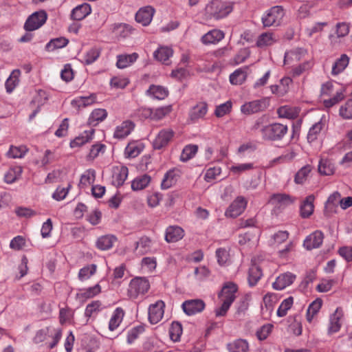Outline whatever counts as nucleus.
Segmentation results:
<instances>
[{
    "label": "nucleus",
    "instance_id": "f257e3e1",
    "mask_svg": "<svg viewBox=\"0 0 352 352\" xmlns=\"http://www.w3.org/2000/svg\"><path fill=\"white\" fill-rule=\"evenodd\" d=\"M233 10V3L223 0H211L205 8L208 19L219 20L226 17Z\"/></svg>",
    "mask_w": 352,
    "mask_h": 352
},
{
    "label": "nucleus",
    "instance_id": "f03ea898",
    "mask_svg": "<svg viewBox=\"0 0 352 352\" xmlns=\"http://www.w3.org/2000/svg\"><path fill=\"white\" fill-rule=\"evenodd\" d=\"M288 129L287 125L274 123L263 126L261 129L263 139L265 140H280L287 133Z\"/></svg>",
    "mask_w": 352,
    "mask_h": 352
},
{
    "label": "nucleus",
    "instance_id": "7ed1b4c3",
    "mask_svg": "<svg viewBox=\"0 0 352 352\" xmlns=\"http://www.w3.org/2000/svg\"><path fill=\"white\" fill-rule=\"evenodd\" d=\"M285 15L284 10L281 6H274L267 10L262 16V23L264 27L279 25Z\"/></svg>",
    "mask_w": 352,
    "mask_h": 352
},
{
    "label": "nucleus",
    "instance_id": "20e7f679",
    "mask_svg": "<svg viewBox=\"0 0 352 352\" xmlns=\"http://www.w3.org/2000/svg\"><path fill=\"white\" fill-rule=\"evenodd\" d=\"M150 288V283L144 277H135L129 283L128 296L131 298H136L140 294H144Z\"/></svg>",
    "mask_w": 352,
    "mask_h": 352
},
{
    "label": "nucleus",
    "instance_id": "39448f33",
    "mask_svg": "<svg viewBox=\"0 0 352 352\" xmlns=\"http://www.w3.org/2000/svg\"><path fill=\"white\" fill-rule=\"evenodd\" d=\"M269 106L267 98H261L247 102L241 106V112L245 115H251L264 111Z\"/></svg>",
    "mask_w": 352,
    "mask_h": 352
},
{
    "label": "nucleus",
    "instance_id": "423d86ee",
    "mask_svg": "<svg viewBox=\"0 0 352 352\" xmlns=\"http://www.w3.org/2000/svg\"><path fill=\"white\" fill-rule=\"evenodd\" d=\"M47 20V14L45 11L36 12L31 14L24 24L27 31H34L41 28Z\"/></svg>",
    "mask_w": 352,
    "mask_h": 352
},
{
    "label": "nucleus",
    "instance_id": "0eeeda50",
    "mask_svg": "<svg viewBox=\"0 0 352 352\" xmlns=\"http://www.w3.org/2000/svg\"><path fill=\"white\" fill-rule=\"evenodd\" d=\"M205 302L201 299L187 300L182 305L184 312L188 316H193L201 313L205 309Z\"/></svg>",
    "mask_w": 352,
    "mask_h": 352
},
{
    "label": "nucleus",
    "instance_id": "6e6552de",
    "mask_svg": "<svg viewBox=\"0 0 352 352\" xmlns=\"http://www.w3.org/2000/svg\"><path fill=\"white\" fill-rule=\"evenodd\" d=\"M247 206V201L243 197H237L230 205L225 212L228 217L236 218L239 216L245 210Z\"/></svg>",
    "mask_w": 352,
    "mask_h": 352
},
{
    "label": "nucleus",
    "instance_id": "1a4fd4ad",
    "mask_svg": "<svg viewBox=\"0 0 352 352\" xmlns=\"http://www.w3.org/2000/svg\"><path fill=\"white\" fill-rule=\"evenodd\" d=\"M208 105L206 102H199L193 106L188 113V118L192 123L204 120L208 113Z\"/></svg>",
    "mask_w": 352,
    "mask_h": 352
},
{
    "label": "nucleus",
    "instance_id": "9d476101",
    "mask_svg": "<svg viewBox=\"0 0 352 352\" xmlns=\"http://www.w3.org/2000/svg\"><path fill=\"white\" fill-rule=\"evenodd\" d=\"M129 174L128 168L125 166L118 165L112 168L111 183L116 187L121 186L126 179Z\"/></svg>",
    "mask_w": 352,
    "mask_h": 352
},
{
    "label": "nucleus",
    "instance_id": "9b49d317",
    "mask_svg": "<svg viewBox=\"0 0 352 352\" xmlns=\"http://www.w3.org/2000/svg\"><path fill=\"white\" fill-rule=\"evenodd\" d=\"M164 303L162 300H158L152 304L148 308V320L151 324L159 322L164 316Z\"/></svg>",
    "mask_w": 352,
    "mask_h": 352
},
{
    "label": "nucleus",
    "instance_id": "f8f14e48",
    "mask_svg": "<svg viewBox=\"0 0 352 352\" xmlns=\"http://www.w3.org/2000/svg\"><path fill=\"white\" fill-rule=\"evenodd\" d=\"M295 199L289 195L284 193L274 194L271 196L270 203L278 209H283L292 205Z\"/></svg>",
    "mask_w": 352,
    "mask_h": 352
},
{
    "label": "nucleus",
    "instance_id": "ddd939ff",
    "mask_svg": "<svg viewBox=\"0 0 352 352\" xmlns=\"http://www.w3.org/2000/svg\"><path fill=\"white\" fill-rule=\"evenodd\" d=\"M237 290L238 287L235 283L228 282L223 287L219 298L221 301H226L232 304L236 298Z\"/></svg>",
    "mask_w": 352,
    "mask_h": 352
},
{
    "label": "nucleus",
    "instance_id": "4468645a",
    "mask_svg": "<svg viewBox=\"0 0 352 352\" xmlns=\"http://www.w3.org/2000/svg\"><path fill=\"white\" fill-rule=\"evenodd\" d=\"M296 276L292 272H287L280 274L272 284V287L276 290H283L291 285Z\"/></svg>",
    "mask_w": 352,
    "mask_h": 352
},
{
    "label": "nucleus",
    "instance_id": "2eb2a0df",
    "mask_svg": "<svg viewBox=\"0 0 352 352\" xmlns=\"http://www.w3.org/2000/svg\"><path fill=\"white\" fill-rule=\"evenodd\" d=\"M134 128L135 124L132 121H123L115 128L113 138L118 140H123L131 134Z\"/></svg>",
    "mask_w": 352,
    "mask_h": 352
},
{
    "label": "nucleus",
    "instance_id": "dca6fc26",
    "mask_svg": "<svg viewBox=\"0 0 352 352\" xmlns=\"http://www.w3.org/2000/svg\"><path fill=\"white\" fill-rule=\"evenodd\" d=\"M323 239V233L320 230H316L305 238L303 245L308 250L318 248L322 245Z\"/></svg>",
    "mask_w": 352,
    "mask_h": 352
},
{
    "label": "nucleus",
    "instance_id": "f3484780",
    "mask_svg": "<svg viewBox=\"0 0 352 352\" xmlns=\"http://www.w3.org/2000/svg\"><path fill=\"white\" fill-rule=\"evenodd\" d=\"M155 14V9L151 6L140 8L135 14V21L144 26L149 25Z\"/></svg>",
    "mask_w": 352,
    "mask_h": 352
},
{
    "label": "nucleus",
    "instance_id": "a211bd4d",
    "mask_svg": "<svg viewBox=\"0 0 352 352\" xmlns=\"http://www.w3.org/2000/svg\"><path fill=\"white\" fill-rule=\"evenodd\" d=\"M279 37L274 32L261 33L257 38L256 45L259 48L270 47L278 42Z\"/></svg>",
    "mask_w": 352,
    "mask_h": 352
},
{
    "label": "nucleus",
    "instance_id": "6ab92c4d",
    "mask_svg": "<svg viewBox=\"0 0 352 352\" xmlns=\"http://www.w3.org/2000/svg\"><path fill=\"white\" fill-rule=\"evenodd\" d=\"M174 132L172 129H166L161 130L153 142L155 148L160 149L166 146L173 138Z\"/></svg>",
    "mask_w": 352,
    "mask_h": 352
},
{
    "label": "nucleus",
    "instance_id": "aec40b11",
    "mask_svg": "<svg viewBox=\"0 0 352 352\" xmlns=\"http://www.w3.org/2000/svg\"><path fill=\"white\" fill-rule=\"evenodd\" d=\"M324 116H322L320 120L315 123L309 130L307 134V140L309 143H312L322 136V131L325 126Z\"/></svg>",
    "mask_w": 352,
    "mask_h": 352
},
{
    "label": "nucleus",
    "instance_id": "412c9836",
    "mask_svg": "<svg viewBox=\"0 0 352 352\" xmlns=\"http://www.w3.org/2000/svg\"><path fill=\"white\" fill-rule=\"evenodd\" d=\"M341 199V195L338 191H336L331 194L326 203L324 212L327 215L330 216L333 213L336 212L338 206H340Z\"/></svg>",
    "mask_w": 352,
    "mask_h": 352
},
{
    "label": "nucleus",
    "instance_id": "4be33fe9",
    "mask_svg": "<svg viewBox=\"0 0 352 352\" xmlns=\"http://www.w3.org/2000/svg\"><path fill=\"white\" fill-rule=\"evenodd\" d=\"M184 236V230L179 226H172L166 228L165 240L168 243H175L181 240Z\"/></svg>",
    "mask_w": 352,
    "mask_h": 352
},
{
    "label": "nucleus",
    "instance_id": "5701e85b",
    "mask_svg": "<svg viewBox=\"0 0 352 352\" xmlns=\"http://www.w3.org/2000/svg\"><path fill=\"white\" fill-rule=\"evenodd\" d=\"M225 36L223 31L214 29L201 37V42L205 45L216 44L221 41Z\"/></svg>",
    "mask_w": 352,
    "mask_h": 352
},
{
    "label": "nucleus",
    "instance_id": "b1692460",
    "mask_svg": "<svg viewBox=\"0 0 352 352\" xmlns=\"http://www.w3.org/2000/svg\"><path fill=\"white\" fill-rule=\"evenodd\" d=\"M91 12V6L84 3L75 7L71 13V18L73 20L80 21L88 16Z\"/></svg>",
    "mask_w": 352,
    "mask_h": 352
},
{
    "label": "nucleus",
    "instance_id": "393cba45",
    "mask_svg": "<svg viewBox=\"0 0 352 352\" xmlns=\"http://www.w3.org/2000/svg\"><path fill=\"white\" fill-rule=\"evenodd\" d=\"M125 312L122 307H117L113 311L109 322V329L111 331H115L122 323Z\"/></svg>",
    "mask_w": 352,
    "mask_h": 352
},
{
    "label": "nucleus",
    "instance_id": "a878e982",
    "mask_svg": "<svg viewBox=\"0 0 352 352\" xmlns=\"http://www.w3.org/2000/svg\"><path fill=\"white\" fill-rule=\"evenodd\" d=\"M144 148V144L139 141L129 142L124 149V156L127 158H134L138 156Z\"/></svg>",
    "mask_w": 352,
    "mask_h": 352
},
{
    "label": "nucleus",
    "instance_id": "bb28decb",
    "mask_svg": "<svg viewBox=\"0 0 352 352\" xmlns=\"http://www.w3.org/2000/svg\"><path fill=\"white\" fill-rule=\"evenodd\" d=\"M229 352H249L250 344L245 339L239 338L227 344Z\"/></svg>",
    "mask_w": 352,
    "mask_h": 352
},
{
    "label": "nucleus",
    "instance_id": "cd10ccee",
    "mask_svg": "<svg viewBox=\"0 0 352 352\" xmlns=\"http://www.w3.org/2000/svg\"><path fill=\"white\" fill-rule=\"evenodd\" d=\"M179 177L177 170L172 169L166 173L161 183V188L166 190L174 186Z\"/></svg>",
    "mask_w": 352,
    "mask_h": 352
},
{
    "label": "nucleus",
    "instance_id": "c85d7f7f",
    "mask_svg": "<svg viewBox=\"0 0 352 352\" xmlns=\"http://www.w3.org/2000/svg\"><path fill=\"white\" fill-rule=\"evenodd\" d=\"M314 199L315 197L313 195H310L302 201L300 207V213L302 218H308L313 214Z\"/></svg>",
    "mask_w": 352,
    "mask_h": 352
},
{
    "label": "nucleus",
    "instance_id": "c756f323",
    "mask_svg": "<svg viewBox=\"0 0 352 352\" xmlns=\"http://www.w3.org/2000/svg\"><path fill=\"white\" fill-rule=\"evenodd\" d=\"M152 247V241L146 236H143L135 243V253L137 255L142 256L151 252Z\"/></svg>",
    "mask_w": 352,
    "mask_h": 352
},
{
    "label": "nucleus",
    "instance_id": "7c9ffc66",
    "mask_svg": "<svg viewBox=\"0 0 352 352\" xmlns=\"http://www.w3.org/2000/svg\"><path fill=\"white\" fill-rule=\"evenodd\" d=\"M173 54L172 48L166 46H161L153 53L154 58L166 65L168 64V60Z\"/></svg>",
    "mask_w": 352,
    "mask_h": 352
},
{
    "label": "nucleus",
    "instance_id": "2f4dec72",
    "mask_svg": "<svg viewBox=\"0 0 352 352\" xmlns=\"http://www.w3.org/2000/svg\"><path fill=\"white\" fill-rule=\"evenodd\" d=\"M95 130L93 129H90L89 130H86L80 133L78 137H76L74 140L70 142V146L72 148H75L77 146H82L83 144L89 142L90 140L93 139V136L94 134Z\"/></svg>",
    "mask_w": 352,
    "mask_h": 352
},
{
    "label": "nucleus",
    "instance_id": "473e14b6",
    "mask_svg": "<svg viewBox=\"0 0 352 352\" xmlns=\"http://www.w3.org/2000/svg\"><path fill=\"white\" fill-rule=\"evenodd\" d=\"M117 238L113 234H106L100 236L96 241V247L100 250L111 249L116 242Z\"/></svg>",
    "mask_w": 352,
    "mask_h": 352
},
{
    "label": "nucleus",
    "instance_id": "72a5a7b5",
    "mask_svg": "<svg viewBox=\"0 0 352 352\" xmlns=\"http://www.w3.org/2000/svg\"><path fill=\"white\" fill-rule=\"evenodd\" d=\"M147 94L154 99L164 100L168 94V91L164 87L152 85L146 91Z\"/></svg>",
    "mask_w": 352,
    "mask_h": 352
},
{
    "label": "nucleus",
    "instance_id": "f704fd0d",
    "mask_svg": "<svg viewBox=\"0 0 352 352\" xmlns=\"http://www.w3.org/2000/svg\"><path fill=\"white\" fill-rule=\"evenodd\" d=\"M151 181V177L146 174L136 177L131 182V189L133 191L142 190L149 185Z\"/></svg>",
    "mask_w": 352,
    "mask_h": 352
},
{
    "label": "nucleus",
    "instance_id": "c9c22d12",
    "mask_svg": "<svg viewBox=\"0 0 352 352\" xmlns=\"http://www.w3.org/2000/svg\"><path fill=\"white\" fill-rule=\"evenodd\" d=\"M261 269L256 264H252L248 271V280L250 287L255 286L262 277Z\"/></svg>",
    "mask_w": 352,
    "mask_h": 352
},
{
    "label": "nucleus",
    "instance_id": "e433bc0d",
    "mask_svg": "<svg viewBox=\"0 0 352 352\" xmlns=\"http://www.w3.org/2000/svg\"><path fill=\"white\" fill-rule=\"evenodd\" d=\"M20 75L21 71L19 69H14L11 72L10 76L5 82V87L7 93L11 94L19 85Z\"/></svg>",
    "mask_w": 352,
    "mask_h": 352
},
{
    "label": "nucleus",
    "instance_id": "4c0bfd02",
    "mask_svg": "<svg viewBox=\"0 0 352 352\" xmlns=\"http://www.w3.org/2000/svg\"><path fill=\"white\" fill-rule=\"evenodd\" d=\"M349 63V58L346 54L341 55V56L337 59L333 65L331 74L333 76H337L342 73L348 66Z\"/></svg>",
    "mask_w": 352,
    "mask_h": 352
},
{
    "label": "nucleus",
    "instance_id": "58836bf2",
    "mask_svg": "<svg viewBox=\"0 0 352 352\" xmlns=\"http://www.w3.org/2000/svg\"><path fill=\"white\" fill-rule=\"evenodd\" d=\"M117 58V67L120 69H124L135 62L138 58V54L137 53H132L131 54H122L118 56Z\"/></svg>",
    "mask_w": 352,
    "mask_h": 352
},
{
    "label": "nucleus",
    "instance_id": "ea45409f",
    "mask_svg": "<svg viewBox=\"0 0 352 352\" xmlns=\"http://www.w3.org/2000/svg\"><path fill=\"white\" fill-rule=\"evenodd\" d=\"M107 116V112L104 109H94L88 119V123L92 126H96L102 122Z\"/></svg>",
    "mask_w": 352,
    "mask_h": 352
},
{
    "label": "nucleus",
    "instance_id": "a19ab883",
    "mask_svg": "<svg viewBox=\"0 0 352 352\" xmlns=\"http://www.w3.org/2000/svg\"><path fill=\"white\" fill-rule=\"evenodd\" d=\"M23 168L20 166L10 168L4 175V181L7 184H12L18 180L22 174Z\"/></svg>",
    "mask_w": 352,
    "mask_h": 352
},
{
    "label": "nucleus",
    "instance_id": "79ce46f5",
    "mask_svg": "<svg viewBox=\"0 0 352 352\" xmlns=\"http://www.w3.org/2000/svg\"><path fill=\"white\" fill-rule=\"evenodd\" d=\"M96 178V172L93 169H88L85 170L81 175L79 186L81 188H85L92 184Z\"/></svg>",
    "mask_w": 352,
    "mask_h": 352
},
{
    "label": "nucleus",
    "instance_id": "37998d69",
    "mask_svg": "<svg viewBox=\"0 0 352 352\" xmlns=\"http://www.w3.org/2000/svg\"><path fill=\"white\" fill-rule=\"evenodd\" d=\"M198 151V146L195 144H188L184 146L180 155V160L183 162H188L193 158Z\"/></svg>",
    "mask_w": 352,
    "mask_h": 352
},
{
    "label": "nucleus",
    "instance_id": "c03bdc74",
    "mask_svg": "<svg viewBox=\"0 0 352 352\" xmlns=\"http://www.w3.org/2000/svg\"><path fill=\"white\" fill-rule=\"evenodd\" d=\"M342 316V311L337 308L330 318V326L329 328L330 333H336L340 330L341 327L340 318Z\"/></svg>",
    "mask_w": 352,
    "mask_h": 352
},
{
    "label": "nucleus",
    "instance_id": "a18cd8bd",
    "mask_svg": "<svg viewBox=\"0 0 352 352\" xmlns=\"http://www.w3.org/2000/svg\"><path fill=\"white\" fill-rule=\"evenodd\" d=\"M102 309V303L99 300L92 301L88 304L85 310V316L90 318L95 317Z\"/></svg>",
    "mask_w": 352,
    "mask_h": 352
},
{
    "label": "nucleus",
    "instance_id": "49530a36",
    "mask_svg": "<svg viewBox=\"0 0 352 352\" xmlns=\"http://www.w3.org/2000/svg\"><path fill=\"white\" fill-rule=\"evenodd\" d=\"M246 77V70L243 68H239L230 74V81L232 85H241L245 80Z\"/></svg>",
    "mask_w": 352,
    "mask_h": 352
},
{
    "label": "nucleus",
    "instance_id": "de8ad7c7",
    "mask_svg": "<svg viewBox=\"0 0 352 352\" xmlns=\"http://www.w3.org/2000/svg\"><path fill=\"white\" fill-rule=\"evenodd\" d=\"M172 105H166L156 109H153L152 120L158 121L172 111Z\"/></svg>",
    "mask_w": 352,
    "mask_h": 352
},
{
    "label": "nucleus",
    "instance_id": "09e8293b",
    "mask_svg": "<svg viewBox=\"0 0 352 352\" xmlns=\"http://www.w3.org/2000/svg\"><path fill=\"white\" fill-rule=\"evenodd\" d=\"M318 170L322 175H331L333 174L335 167L330 160L327 159H322L319 162Z\"/></svg>",
    "mask_w": 352,
    "mask_h": 352
},
{
    "label": "nucleus",
    "instance_id": "8fccbe9b",
    "mask_svg": "<svg viewBox=\"0 0 352 352\" xmlns=\"http://www.w3.org/2000/svg\"><path fill=\"white\" fill-rule=\"evenodd\" d=\"M254 168L253 163L236 164L230 167V171L234 175H241L252 170Z\"/></svg>",
    "mask_w": 352,
    "mask_h": 352
},
{
    "label": "nucleus",
    "instance_id": "3c124183",
    "mask_svg": "<svg viewBox=\"0 0 352 352\" xmlns=\"http://www.w3.org/2000/svg\"><path fill=\"white\" fill-rule=\"evenodd\" d=\"M311 166L306 165L302 167L296 174L294 181L296 184H302L307 180L311 171Z\"/></svg>",
    "mask_w": 352,
    "mask_h": 352
},
{
    "label": "nucleus",
    "instance_id": "603ef678",
    "mask_svg": "<svg viewBox=\"0 0 352 352\" xmlns=\"http://www.w3.org/2000/svg\"><path fill=\"white\" fill-rule=\"evenodd\" d=\"M68 43V40L63 37L57 38L51 40L47 43L45 49L47 51L52 52L56 49L65 47Z\"/></svg>",
    "mask_w": 352,
    "mask_h": 352
},
{
    "label": "nucleus",
    "instance_id": "864d4df0",
    "mask_svg": "<svg viewBox=\"0 0 352 352\" xmlns=\"http://www.w3.org/2000/svg\"><path fill=\"white\" fill-rule=\"evenodd\" d=\"M100 51L97 47H92L84 54L82 61L86 65L95 62L100 56Z\"/></svg>",
    "mask_w": 352,
    "mask_h": 352
},
{
    "label": "nucleus",
    "instance_id": "5fc2aeb1",
    "mask_svg": "<svg viewBox=\"0 0 352 352\" xmlns=\"http://www.w3.org/2000/svg\"><path fill=\"white\" fill-rule=\"evenodd\" d=\"M97 266L95 264L87 265L80 270L78 272V278L81 281L89 279L96 272Z\"/></svg>",
    "mask_w": 352,
    "mask_h": 352
},
{
    "label": "nucleus",
    "instance_id": "6e6d98bb",
    "mask_svg": "<svg viewBox=\"0 0 352 352\" xmlns=\"http://www.w3.org/2000/svg\"><path fill=\"white\" fill-rule=\"evenodd\" d=\"M28 149L25 146H11L8 152V155L11 158H23L27 153Z\"/></svg>",
    "mask_w": 352,
    "mask_h": 352
},
{
    "label": "nucleus",
    "instance_id": "4d7b16f0",
    "mask_svg": "<svg viewBox=\"0 0 352 352\" xmlns=\"http://www.w3.org/2000/svg\"><path fill=\"white\" fill-rule=\"evenodd\" d=\"M344 92V90L343 89H340L336 91V94L332 98L324 100L323 102L324 106L327 108H329L344 100L345 98Z\"/></svg>",
    "mask_w": 352,
    "mask_h": 352
},
{
    "label": "nucleus",
    "instance_id": "13d9d810",
    "mask_svg": "<svg viewBox=\"0 0 352 352\" xmlns=\"http://www.w3.org/2000/svg\"><path fill=\"white\" fill-rule=\"evenodd\" d=\"M322 307V300L317 299L312 302L307 311V319L310 322L314 318V316L319 311Z\"/></svg>",
    "mask_w": 352,
    "mask_h": 352
},
{
    "label": "nucleus",
    "instance_id": "bf43d9fd",
    "mask_svg": "<svg viewBox=\"0 0 352 352\" xmlns=\"http://www.w3.org/2000/svg\"><path fill=\"white\" fill-rule=\"evenodd\" d=\"M96 95L91 94L87 96L77 97L73 100V102L76 103L78 107H85L94 104L96 102Z\"/></svg>",
    "mask_w": 352,
    "mask_h": 352
},
{
    "label": "nucleus",
    "instance_id": "052dcab7",
    "mask_svg": "<svg viewBox=\"0 0 352 352\" xmlns=\"http://www.w3.org/2000/svg\"><path fill=\"white\" fill-rule=\"evenodd\" d=\"M339 115L343 119H352V99L348 100L339 109Z\"/></svg>",
    "mask_w": 352,
    "mask_h": 352
},
{
    "label": "nucleus",
    "instance_id": "680f3d73",
    "mask_svg": "<svg viewBox=\"0 0 352 352\" xmlns=\"http://www.w3.org/2000/svg\"><path fill=\"white\" fill-rule=\"evenodd\" d=\"M294 303V298L292 296L283 300L277 310V316L283 317L287 314V311L292 307Z\"/></svg>",
    "mask_w": 352,
    "mask_h": 352
},
{
    "label": "nucleus",
    "instance_id": "e2e57ef3",
    "mask_svg": "<svg viewBox=\"0 0 352 352\" xmlns=\"http://www.w3.org/2000/svg\"><path fill=\"white\" fill-rule=\"evenodd\" d=\"M144 331V327L142 325L134 327L129 330L127 332V343L132 344Z\"/></svg>",
    "mask_w": 352,
    "mask_h": 352
},
{
    "label": "nucleus",
    "instance_id": "0e129e2a",
    "mask_svg": "<svg viewBox=\"0 0 352 352\" xmlns=\"http://www.w3.org/2000/svg\"><path fill=\"white\" fill-rule=\"evenodd\" d=\"M232 102L231 101H227L223 104L218 105L214 111V115L217 118H221L226 114H228L232 109Z\"/></svg>",
    "mask_w": 352,
    "mask_h": 352
},
{
    "label": "nucleus",
    "instance_id": "69168bd1",
    "mask_svg": "<svg viewBox=\"0 0 352 352\" xmlns=\"http://www.w3.org/2000/svg\"><path fill=\"white\" fill-rule=\"evenodd\" d=\"M182 333V327L181 324L177 322H173L169 331L170 339L174 342L179 341Z\"/></svg>",
    "mask_w": 352,
    "mask_h": 352
},
{
    "label": "nucleus",
    "instance_id": "338daca9",
    "mask_svg": "<svg viewBox=\"0 0 352 352\" xmlns=\"http://www.w3.org/2000/svg\"><path fill=\"white\" fill-rule=\"evenodd\" d=\"M263 303L267 310L271 311L273 310L274 305L277 302V296L274 293H267L263 297Z\"/></svg>",
    "mask_w": 352,
    "mask_h": 352
},
{
    "label": "nucleus",
    "instance_id": "774afa93",
    "mask_svg": "<svg viewBox=\"0 0 352 352\" xmlns=\"http://www.w3.org/2000/svg\"><path fill=\"white\" fill-rule=\"evenodd\" d=\"M133 30L134 29L129 24L120 23L116 25L117 34L122 38L130 36Z\"/></svg>",
    "mask_w": 352,
    "mask_h": 352
}]
</instances>
